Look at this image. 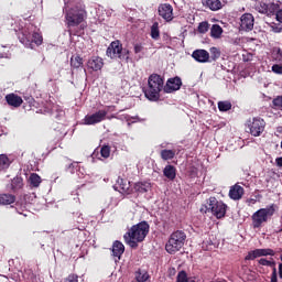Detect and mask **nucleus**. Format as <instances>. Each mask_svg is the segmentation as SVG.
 <instances>
[{
	"instance_id": "1",
	"label": "nucleus",
	"mask_w": 282,
	"mask_h": 282,
	"mask_svg": "<svg viewBox=\"0 0 282 282\" xmlns=\"http://www.w3.org/2000/svg\"><path fill=\"white\" fill-rule=\"evenodd\" d=\"M150 226L147 221H141L137 225H133L128 231L123 235V240L127 246L135 250L139 243H142L149 235Z\"/></svg>"
},
{
	"instance_id": "2",
	"label": "nucleus",
	"mask_w": 282,
	"mask_h": 282,
	"mask_svg": "<svg viewBox=\"0 0 282 282\" xmlns=\"http://www.w3.org/2000/svg\"><path fill=\"white\" fill-rule=\"evenodd\" d=\"M75 8L72 14V28L75 34H83V30L87 28V11H85V4L83 0H74Z\"/></svg>"
},
{
	"instance_id": "3",
	"label": "nucleus",
	"mask_w": 282,
	"mask_h": 282,
	"mask_svg": "<svg viewBox=\"0 0 282 282\" xmlns=\"http://www.w3.org/2000/svg\"><path fill=\"white\" fill-rule=\"evenodd\" d=\"M164 89V79L158 74L150 75L148 79V88L144 90L145 98L156 102L160 100V91Z\"/></svg>"
},
{
	"instance_id": "4",
	"label": "nucleus",
	"mask_w": 282,
	"mask_h": 282,
	"mask_svg": "<svg viewBox=\"0 0 282 282\" xmlns=\"http://www.w3.org/2000/svg\"><path fill=\"white\" fill-rule=\"evenodd\" d=\"M186 243V232L182 230H176L171 234L166 245L165 250L169 254H175V252H180L184 245Z\"/></svg>"
},
{
	"instance_id": "5",
	"label": "nucleus",
	"mask_w": 282,
	"mask_h": 282,
	"mask_svg": "<svg viewBox=\"0 0 282 282\" xmlns=\"http://www.w3.org/2000/svg\"><path fill=\"white\" fill-rule=\"evenodd\" d=\"M226 204L217 200L215 197H210L205 205L200 207V213H212L217 219L226 217Z\"/></svg>"
},
{
	"instance_id": "6",
	"label": "nucleus",
	"mask_w": 282,
	"mask_h": 282,
	"mask_svg": "<svg viewBox=\"0 0 282 282\" xmlns=\"http://www.w3.org/2000/svg\"><path fill=\"white\" fill-rule=\"evenodd\" d=\"M272 215H274V205L257 210L251 217L253 228H261Z\"/></svg>"
},
{
	"instance_id": "7",
	"label": "nucleus",
	"mask_w": 282,
	"mask_h": 282,
	"mask_svg": "<svg viewBox=\"0 0 282 282\" xmlns=\"http://www.w3.org/2000/svg\"><path fill=\"white\" fill-rule=\"evenodd\" d=\"M109 58H126L129 59V50L122 48L120 41L111 42L106 52Z\"/></svg>"
},
{
	"instance_id": "8",
	"label": "nucleus",
	"mask_w": 282,
	"mask_h": 282,
	"mask_svg": "<svg viewBox=\"0 0 282 282\" xmlns=\"http://www.w3.org/2000/svg\"><path fill=\"white\" fill-rule=\"evenodd\" d=\"M248 128L251 135L259 138V135L265 131V120L261 118H253L252 121H249Z\"/></svg>"
},
{
	"instance_id": "9",
	"label": "nucleus",
	"mask_w": 282,
	"mask_h": 282,
	"mask_svg": "<svg viewBox=\"0 0 282 282\" xmlns=\"http://www.w3.org/2000/svg\"><path fill=\"white\" fill-rule=\"evenodd\" d=\"M276 252H274L272 249H254L252 251H249L246 256V261H254V259H259V257H274Z\"/></svg>"
},
{
	"instance_id": "10",
	"label": "nucleus",
	"mask_w": 282,
	"mask_h": 282,
	"mask_svg": "<svg viewBox=\"0 0 282 282\" xmlns=\"http://www.w3.org/2000/svg\"><path fill=\"white\" fill-rule=\"evenodd\" d=\"M106 118H107V110H99L93 115H87L84 118V123L98 124L99 122H102V120H106Z\"/></svg>"
},
{
	"instance_id": "11",
	"label": "nucleus",
	"mask_w": 282,
	"mask_h": 282,
	"mask_svg": "<svg viewBox=\"0 0 282 282\" xmlns=\"http://www.w3.org/2000/svg\"><path fill=\"white\" fill-rule=\"evenodd\" d=\"M240 28L245 32L252 31L254 28V17H252V14L250 13L242 14V17L240 18Z\"/></svg>"
},
{
	"instance_id": "12",
	"label": "nucleus",
	"mask_w": 282,
	"mask_h": 282,
	"mask_svg": "<svg viewBox=\"0 0 282 282\" xmlns=\"http://www.w3.org/2000/svg\"><path fill=\"white\" fill-rule=\"evenodd\" d=\"M182 88V78L180 77H174L170 78L166 82V85L164 86V91L165 94H173V91H178V89Z\"/></svg>"
},
{
	"instance_id": "13",
	"label": "nucleus",
	"mask_w": 282,
	"mask_h": 282,
	"mask_svg": "<svg viewBox=\"0 0 282 282\" xmlns=\"http://www.w3.org/2000/svg\"><path fill=\"white\" fill-rule=\"evenodd\" d=\"M159 15L164 19V21H173V6L169 3L159 6Z\"/></svg>"
},
{
	"instance_id": "14",
	"label": "nucleus",
	"mask_w": 282,
	"mask_h": 282,
	"mask_svg": "<svg viewBox=\"0 0 282 282\" xmlns=\"http://www.w3.org/2000/svg\"><path fill=\"white\" fill-rule=\"evenodd\" d=\"M192 58L197 63H208L210 61V53L206 50H196L192 53Z\"/></svg>"
},
{
	"instance_id": "15",
	"label": "nucleus",
	"mask_w": 282,
	"mask_h": 282,
	"mask_svg": "<svg viewBox=\"0 0 282 282\" xmlns=\"http://www.w3.org/2000/svg\"><path fill=\"white\" fill-rule=\"evenodd\" d=\"M6 101L9 105V107H15L19 108L21 105H23V98L21 96L11 93L6 96Z\"/></svg>"
},
{
	"instance_id": "16",
	"label": "nucleus",
	"mask_w": 282,
	"mask_h": 282,
	"mask_svg": "<svg viewBox=\"0 0 282 282\" xmlns=\"http://www.w3.org/2000/svg\"><path fill=\"white\" fill-rule=\"evenodd\" d=\"M261 8L262 9L260 10V12L262 14H267L268 17H272V15L276 14V12L279 10V4L274 3V2L262 3Z\"/></svg>"
},
{
	"instance_id": "17",
	"label": "nucleus",
	"mask_w": 282,
	"mask_h": 282,
	"mask_svg": "<svg viewBox=\"0 0 282 282\" xmlns=\"http://www.w3.org/2000/svg\"><path fill=\"white\" fill-rule=\"evenodd\" d=\"M104 65L105 63L102 62V58L98 56H93L87 63L88 69H91L93 72H100Z\"/></svg>"
},
{
	"instance_id": "18",
	"label": "nucleus",
	"mask_w": 282,
	"mask_h": 282,
	"mask_svg": "<svg viewBox=\"0 0 282 282\" xmlns=\"http://www.w3.org/2000/svg\"><path fill=\"white\" fill-rule=\"evenodd\" d=\"M243 193H245L243 188L240 185L236 184L230 187L229 197L235 202H239V199L243 197Z\"/></svg>"
},
{
	"instance_id": "19",
	"label": "nucleus",
	"mask_w": 282,
	"mask_h": 282,
	"mask_svg": "<svg viewBox=\"0 0 282 282\" xmlns=\"http://www.w3.org/2000/svg\"><path fill=\"white\" fill-rule=\"evenodd\" d=\"M63 12L65 14L66 24L68 26L67 32L69 36H72V3L70 2H65Z\"/></svg>"
},
{
	"instance_id": "20",
	"label": "nucleus",
	"mask_w": 282,
	"mask_h": 282,
	"mask_svg": "<svg viewBox=\"0 0 282 282\" xmlns=\"http://www.w3.org/2000/svg\"><path fill=\"white\" fill-rule=\"evenodd\" d=\"M122 254H124V245L121 241L116 240L112 243V257H117V259H120Z\"/></svg>"
},
{
	"instance_id": "21",
	"label": "nucleus",
	"mask_w": 282,
	"mask_h": 282,
	"mask_svg": "<svg viewBox=\"0 0 282 282\" xmlns=\"http://www.w3.org/2000/svg\"><path fill=\"white\" fill-rule=\"evenodd\" d=\"M163 175L171 182L177 177V170L173 165H166L163 170Z\"/></svg>"
},
{
	"instance_id": "22",
	"label": "nucleus",
	"mask_w": 282,
	"mask_h": 282,
	"mask_svg": "<svg viewBox=\"0 0 282 282\" xmlns=\"http://www.w3.org/2000/svg\"><path fill=\"white\" fill-rule=\"evenodd\" d=\"M17 202V196L12 194H0V206H10Z\"/></svg>"
},
{
	"instance_id": "23",
	"label": "nucleus",
	"mask_w": 282,
	"mask_h": 282,
	"mask_svg": "<svg viewBox=\"0 0 282 282\" xmlns=\"http://www.w3.org/2000/svg\"><path fill=\"white\" fill-rule=\"evenodd\" d=\"M203 6H205V8H209V10H213L214 12L221 10L220 0H203Z\"/></svg>"
},
{
	"instance_id": "24",
	"label": "nucleus",
	"mask_w": 282,
	"mask_h": 282,
	"mask_svg": "<svg viewBox=\"0 0 282 282\" xmlns=\"http://www.w3.org/2000/svg\"><path fill=\"white\" fill-rule=\"evenodd\" d=\"M118 188L120 193H126L127 195H129V193H131V183L124 178H119Z\"/></svg>"
},
{
	"instance_id": "25",
	"label": "nucleus",
	"mask_w": 282,
	"mask_h": 282,
	"mask_svg": "<svg viewBox=\"0 0 282 282\" xmlns=\"http://www.w3.org/2000/svg\"><path fill=\"white\" fill-rule=\"evenodd\" d=\"M20 43L25 45V47L34 50V46H32V34L26 31L22 32V36H20Z\"/></svg>"
},
{
	"instance_id": "26",
	"label": "nucleus",
	"mask_w": 282,
	"mask_h": 282,
	"mask_svg": "<svg viewBox=\"0 0 282 282\" xmlns=\"http://www.w3.org/2000/svg\"><path fill=\"white\" fill-rule=\"evenodd\" d=\"M134 191H137V193H149V191H151V183L138 182L134 184Z\"/></svg>"
},
{
	"instance_id": "27",
	"label": "nucleus",
	"mask_w": 282,
	"mask_h": 282,
	"mask_svg": "<svg viewBox=\"0 0 282 282\" xmlns=\"http://www.w3.org/2000/svg\"><path fill=\"white\" fill-rule=\"evenodd\" d=\"M41 182H43V180H41L40 175L36 173H32L29 176V184L31 188H39L41 186Z\"/></svg>"
},
{
	"instance_id": "28",
	"label": "nucleus",
	"mask_w": 282,
	"mask_h": 282,
	"mask_svg": "<svg viewBox=\"0 0 282 282\" xmlns=\"http://www.w3.org/2000/svg\"><path fill=\"white\" fill-rule=\"evenodd\" d=\"M11 188H12L13 193H17V191H21V188H23V177L15 176L11 181Z\"/></svg>"
},
{
	"instance_id": "29",
	"label": "nucleus",
	"mask_w": 282,
	"mask_h": 282,
	"mask_svg": "<svg viewBox=\"0 0 282 282\" xmlns=\"http://www.w3.org/2000/svg\"><path fill=\"white\" fill-rule=\"evenodd\" d=\"M221 34H224V29L219 24H213L210 29L212 39H221Z\"/></svg>"
},
{
	"instance_id": "30",
	"label": "nucleus",
	"mask_w": 282,
	"mask_h": 282,
	"mask_svg": "<svg viewBox=\"0 0 282 282\" xmlns=\"http://www.w3.org/2000/svg\"><path fill=\"white\" fill-rule=\"evenodd\" d=\"M150 35L153 41H160V23L154 22L152 24Z\"/></svg>"
},
{
	"instance_id": "31",
	"label": "nucleus",
	"mask_w": 282,
	"mask_h": 282,
	"mask_svg": "<svg viewBox=\"0 0 282 282\" xmlns=\"http://www.w3.org/2000/svg\"><path fill=\"white\" fill-rule=\"evenodd\" d=\"M6 169H10V159L2 154L0 155V171H6Z\"/></svg>"
},
{
	"instance_id": "32",
	"label": "nucleus",
	"mask_w": 282,
	"mask_h": 282,
	"mask_svg": "<svg viewBox=\"0 0 282 282\" xmlns=\"http://www.w3.org/2000/svg\"><path fill=\"white\" fill-rule=\"evenodd\" d=\"M161 158L164 161L173 160V158H175V150H162Z\"/></svg>"
},
{
	"instance_id": "33",
	"label": "nucleus",
	"mask_w": 282,
	"mask_h": 282,
	"mask_svg": "<svg viewBox=\"0 0 282 282\" xmlns=\"http://www.w3.org/2000/svg\"><path fill=\"white\" fill-rule=\"evenodd\" d=\"M135 279L138 282L149 281V273L147 271L139 270L135 272Z\"/></svg>"
},
{
	"instance_id": "34",
	"label": "nucleus",
	"mask_w": 282,
	"mask_h": 282,
	"mask_svg": "<svg viewBox=\"0 0 282 282\" xmlns=\"http://www.w3.org/2000/svg\"><path fill=\"white\" fill-rule=\"evenodd\" d=\"M31 41H32V45H33V43H35V45H37V46L43 45V35H41V33H39V32H33Z\"/></svg>"
},
{
	"instance_id": "35",
	"label": "nucleus",
	"mask_w": 282,
	"mask_h": 282,
	"mask_svg": "<svg viewBox=\"0 0 282 282\" xmlns=\"http://www.w3.org/2000/svg\"><path fill=\"white\" fill-rule=\"evenodd\" d=\"M259 265H265L267 268H276V262L273 259L268 260L265 258H261L258 260Z\"/></svg>"
},
{
	"instance_id": "36",
	"label": "nucleus",
	"mask_w": 282,
	"mask_h": 282,
	"mask_svg": "<svg viewBox=\"0 0 282 282\" xmlns=\"http://www.w3.org/2000/svg\"><path fill=\"white\" fill-rule=\"evenodd\" d=\"M218 109L219 111H230V109H232V104L230 101H219Z\"/></svg>"
},
{
	"instance_id": "37",
	"label": "nucleus",
	"mask_w": 282,
	"mask_h": 282,
	"mask_svg": "<svg viewBox=\"0 0 282 282\" xmlns=\"http://www.w3.org/2000/svg\"><path fill=\"white\" fill-rule=\"evenodd\" d=\"M176 282H195V281L189 280L185 271H180L176 278Z\"/></svg>"
},
{
	"instance_id": "38",
	"label": "nucleus",
	"mask_w": 282,
	"mask_h": 282,
	"mask_svg": "<svg viewBox=\"0 0 282 282\" xmlns=\"http://www.w3.org/2000/svg\"><path fill=\"white\" fill-rule=\"evenodd\" d=\"M100 154L101 158H105V160H107V158L111 155V148L109 145H102L100 149Z\"/></svg>"
},
{
	"instance_id": "39",
	"label": "nucleus",
	"mask_w": 282,
	"mask_h": 282,
	"mask_svg": "<svg viewBox=\"0 0 282 282\" xmlns=\"http://www.w3.org/2000/svg\"><path fill=\"white\" fill-rule=\"evenodd\" d=\"M209 52H210V54H212V58H213V61H217V58H219L220 56H221V52H219V48H217V47H210L209 48Z\"/></svg>"
},
{
	"instance_id": "40",
	"label": "nucleus",
	"mask_w": 282,
	"mask_h": 282,
	"mask_svg": "<svg viewBox=\"0 0 282 282\" xmlns=\"http://www.w3.org/2000/svg\"><path fill=\"white\" fill-rule=\"evenodd\" d=\"M208 22H200L199 25H198V32L200 34H206V32H208Z\"/></svg>"
},
{
	"instance_id": "41",
	"label": "nucleus",
	"mask_w": 282,
	"mask_h": 282,
	"mask_svg": "<svg viewBox=\"0 0 282 282\" xmlns=\"http://www.w3.org/2000/svg\"><path fill=\"white\" fill-rule=\"evenodd\" d=\"M273 105L276 107V109H282V96H279L275 99H273Z\"/></svg>"
},
{
	"instance_id": "42",
	"label": "nucleus",
	"mask_w": 282,
	"mask_h": 282,
	"mask_svg": "<svg viewBox=\"0 0 282 282\" xmlns=\"http://www.w3.org/2000/svg\"><path fill=\"white\" fill-rule=\"evenodd\" d=\"M74 67H83V58L80 56L75 57Z\"/></svg>"
},
{
	"instance_id": "43",
	"label": "nucleus",
	"mask_w": 282,
	"mask_h": 282,
	"mask_svg": "<svg viewBox=\"0 0 282 282\" xmlns=\"http://www.w3.org/2000/svg\"><path fill=\"white\" fill-rule=\"evenodd\" d=\"M272 72H273L274 74H282V66H281V65H278V64H274V65L272 66Z\"/></svg>"
},
{
	"instance_id": "44",
	"label": "nucleus",
	"mask_w": 282,
	"mask_h": 282,
	"mask_svg": "<svg viewBox=\"0 0 282 282\" xmlns=\"http://www.w3.org/2000/svg\"><path fill=\"white\" fill-rule=\"evenodd\" d=\"M275 19L279 23H282V9H278V11H275Z\"/></svg>"
},
{
	"instance_id": "45",
	"label": "nucleus",
	"mask_w": 282,
	"mask_h": 282,
	"mask_svg": "<svg viewBox=\"0 0 282 282\" xmlns=\"http://www.w3.org/2000/svg\"><path fill=\"white\" fill-rule=\"evenodd\" d=\"M272 32H275V34H279V32L282 31V28L276 24H271Z\"/></svg>"
},
{
	"instance_id": "46",
	"label": "nucleus",
	"mask_w": 282,
	"mask_h": 282,
	"mask_svg": "<svg viewBox=\"0 0 282 282\" xmlns=\"http://www.w3.org/2000/svg\"><path fill=\"white\" fill-rule=\"evenodd\" d=\"M271 282H279L276 278V268H273L272 274H271Z\"/></svg>"
},
{
	"instance_id": "47",
	"label": "nucleus",
	"mask_w": 282,
	"mask_h": 282,
	"mask_svg": "<svg viewBox=\"0 0 282 282\" xmlns=\"http://www.w3.org/2000/svg\"><path fill=\"white\" fill-rule=\"evenodd\" d=\"M143 47L141 46V44H135L134 45V54H140V52H142Z\"/></svg>"
},
{
	"instance_id": "48",
	"label": "nucleus",
	"mask_w": 282,
	"mask_h": 282,
	"mask_svg": "<svg viewBox=\"0 0 282 282\" xmlns=\"http://www.w3.org/2000/svg\"><path fill=\"white\" fill-rule=\"evenodd\" d=\"M254 204H257V199H254V198L247 199V205L248 206H254Z\"/></svg>"
},
{
	"instance_id": "49",
	"label": "nucleus",
	"mask_w": 282,
	"mask_h": 282,
	"mask_svg": "<svg viewBox=\"0 0 282 282\" xmlns=\"http://www.w3.org/2000/svg\"><path fill=\"white\" fill-rule=\"evenodd\" d=\"M275 164H276L278 166H282V156L275 159Z\"/></svg>"
},
{
	"instance_id": "50",
	"label": "nucleus",
	"mask_w": 282,
	"mask_h": 282,
	"mask_svg": "<svg viewBox=\"0 0 282 282\" xmlns=\"http://www.w3.org/2000/svg\"><path fill=\"white\" fill-rule=\"evenodd\" d=\"M279 276L282 279V263L279 264Z\"/></svg>"
},
{
	"instance_id": "51",
	"label": "nucleus",
	"mask_w": 282,
	"mask_h": 282,
	"mask_svg": "<svg viewBox=\"0 0 282 282\" xmlns=\"http://www.w3.org/2000/svg\"><path fill=\"white\" fill-rule=\"evenodd\" d=\"M63 282H72V275H68V278L64 279Z\"/></svg>"
},
{
	"instance_id": "52",
	"label": "nucleus",
	"mask_w": 282,
	"mask_h": 282,
	"mask_svg": "<svg viewBox=\"0 0 282 282\" xmlns=\"http://www.w3.org/2000/svg\"><path fill=\"white\" fill-rule=\"evenodd\" d=\"M77 279H78V276H76V278L73 276L72 282H77L78 281Z\"/></svg>"
},
{
	"instance_id": "53",
	"label": "nucleus",
	"mask_w": 282,
	"mask_h": 282,
	"mask_svg": "<svg viewBox=\"0 0 282 282\" xmlns=\"http://www.w3.org/2000/svg\"><path fill=\"white\" fill-rule=\"evenodd\" d=\"M24 215V217H28V214H23Z\"/></svg>"
}]
</instances>
